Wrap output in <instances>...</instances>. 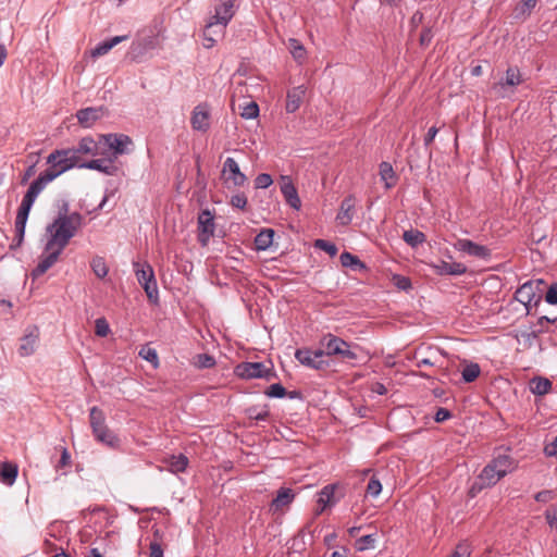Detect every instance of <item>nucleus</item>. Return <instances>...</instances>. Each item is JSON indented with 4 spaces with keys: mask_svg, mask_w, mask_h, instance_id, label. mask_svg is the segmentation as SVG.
<instances>
[{
    "mask_svg": "<svg viewBox=\"0 0 557 557\" xmlns=\"http://www.w3.org/2000/svg\"><path fill=\"white\" fill-rule=\"evenodd\" d=\"M83 220V215L75 211L71 216L61 215L46 226L47 242L38 264L32 271L34 280L44 275L57 263L70 240L82 227Z\"/></svg>",
    "mask_w": 557,
    "mask_h": 557,
    "instance_id": "1",
    "label": "nucleus"
},
{
    "mask_svg": "<svg viewBox=\"0 0 557 557\" xmlns=\"http://www.w3.org/2000/svg\"><path fill=\"white\" fill-rule=\"evenodd\" d=\"M47 164L49 165L39 176L32 182V184L39 190H44L46 186L66 171L77 166V158L74 152L65 149H55L47 157Z\"/></svg>",
    "mask_w": 557,
    "mask_h": 557,
    "instance_id": "2",
    "label": "nucleus"
},
{
    "mask_svg": "<svg viewBox=\"0 0 557 557\" xmlns=\"http://www.w3.org/2000/svg\"><path fill=\"white\" fill-rule=\"evenodd\" d=\"M89 423L95 440L109 448L119 449L121 447V438L108 428L106 424V416L103 411L94 406L89 410Z\"/></svg>",
    "mask_w": 557,
    "mask_h": 557,
    "instance_id": "3",
    "label": "nucleus"
},
{
    "mask_svg": "<svg viewBox=\"0 0 557 557\" xmlns=\"http://www.w3.org/2000/svg\"><path fill=\"white\" fill-rule=\"evenodd\" d=\"M133 269L137 281L143 286L149 301L154 305L158 304L159 290L152 267L147 261H134Z\"/></svg>",
    "mask_w": 557,
    "mask_h": 557,
    "instance_id": "4",
    "label": "nucleus"
},
{
    "mask_svg": "<svg viewBox=\"0 0 557 557\" xmlns=\"http://www.w3.org/2000/svg\"><path fill=\"white\" fill-rule=\"evenodd\" d=\"M295 358L300 364L319 371L326 370L331 366L322 349L299 348L295 351Z\"/></svg>",
    "mask_w": 557,
    "mask_h": 557,
    "instance_id": "5",
    "label": "nucleus"
},
{
    "mask_svg": "<svg viewBox=\"0 0 557 557\" xmlns=\"http://www.w3.org/2000/svg\"><path fill=\"white\" fill-rule=\"evenodd\" d=\"M235 374L245 380L265 379L269 381L274 376L272 369L263 362H240L235 367Z\"/></svg>",
    "mask_w": 557,
    "mask_h": 557,
    "instance_id": "6",
    "label": "nucleus"
},
{
    "mask_svg": "<svg viewBox=\"0 0 557 557\" xmlns=\"http://www.w3.org/2000/svg\"><path fill=\"white\" fill-rule=\"evenodd\" d=\"M523 83L522 74L518 66H508L505 76L495 84L494 88L502 98L508 97L515 92L517 86Z\"/></svg>",
    "mask_w": 557,
    "mask_h": 557,
    "instance_id": "7",
    "label": "nucleus"
},
{
    "mask_svg": "<svg viewBox=\"0 0 557 557\" xmlns=\"http://www.w3.org/2000/svg\"><path fill=\"white\" fill-rule=\"evenodd\" d=\"M99 143L106 145L111 151H113L114 158L128 154L131 152L128 147L133 145L129 136L116 133L100 135Z\"/></svg>",
    "mask_w": 557,
    "mask_h": 557,
    "instance_id": "8",
    "label": "nucleus"
},
{
    "mask_svg": "<svg viewBox=\"0 0 557 557\" xmlns=\"http://www.w3.org/2000/svg\"><path fill=\"white\" fill-rule=\"evenodd\" d=\"M234 1L235 0H216V4L214 8V15L210 18L208 23L213 25H220V33H223V29L233 18L234 11Z\"/></svg>",
    "mask_w": 557,
    "mask_h": 557,
    "instance_id": "9",
    "label": "nucleus"
},
{
    "mask_svg": "<svg viewBox=\"0 0 557 557\" xmlns=\"http://www.w3.org/2000/svg\"><path fill=\"white\" fill-rule=\"evenodd\" d=\"M40 193H41V190L36 188L33 184L29 185L26 194L24 195V197L22 199V203L17 210L16 218H15V226L26 227V223H27L32 207L35 203V201Z\"/></svg>",
    "mask_w": 557,
    "mask_h": 557,
    "instance_id": "10",
    "label": "nucleus"
},
{
    "mask_svg": "<svg viewBox=\"0 0 557 557\" xmlns=\"http://www.w3.org/2000/svg\"><path fill=\"white\" fill-rule=\"evenodd\" d=\"M455 248L458 251L467 253L471 257L487 260L491 258V249L484 245L476 244L467 238H460L456 242Z\"/></svg>",
    "mask_w": 557,
    "mask_h": 557,
    "instance_id": "11",
    "label": "nucleus"
},
{
    "mask_svg": "<svg viewBox=\"0 0 557 557\" xmlns=\"http://www.w3.org/2000/svg\"><path fill=\"white\" fill-rule=\"evenodd\" d=\"M39 339V329L36 325H29L25 334L20 338L18 355L21 357L32 356Z\"/></svg>",
    "mask_w": 557,
    "mask_h": 557,
    "instance_id": "12",
    "label": "nucleus"
},
{
    "mask_svg": "<svg viewBox=\"0 0 557 557\" xmlns=\"http://www.w3.org/2000/svg\"><path fill=\"white\" fill-rule=\"evenodd\" d=\"M222 174L226 182H232L235 187H242L247 182V176L240 171L234 158H226L223 163Z\"/></svg>",
    "mask_w": 557,
    "mask_h": 557,
    "instance_id": "13",
    "label": "nucleus"
},
{
    "mask_svg": "<svg viewBox=\"0 0 557 557\" xmlns=\"http://www.w3.org/2000/svg\"><path fill=\"white\" fill-rule=\"evenodd\" d=\"M499 472L488 462L478 475L476 481L473 483L471 491H482L486 487H492L496 485L498 481H500Z\"/></svg>",
    "mask_w": 557,
    "mask_h": 557,
    "instance_id": "14",
    "label": "nucleus"
},
{
    "mask_svg": "<svg viewBox=\"0 0 557 557\" xmlns=\"http://www.w3.org/2000/svg\"><path fill=\"white\" fill-rule=\"evenodd\" d=\"M541 295L534 289V282L528 281L523 283L516 292V299L524 305L527 312L530 313L531 304L536 306L541 300Z\"/></svg>",
    "mask_w": 557,
    "mask_h": 557,
    "instance_id": "15",
    "label": "nucleus"
},
{
    "mask_svg": "<svg viewBox=\"0 0 557 557\" xmlns=\"http://www.w3.org/2000/svg\"><path fill=\"white\" fill-rule=\"evenodd\" d=\"M280 187L286 203L293 209L299 210L301 207V200L292 178L287 175H282Z\"/></svg>",
    "mask_w": 557,
    "mask_h": 557,
    "instance_id": "16",
    "label": "nucleus"
},
{
    "mask_svg": "<svg viewBox=\"0 0 557 557\" xmlns=\"http://www.w3.org/2000/svg\"><path fill=\"white\" fill-rule=\"evenodd\" d=\"M190 124L195 131L199 132H207L210 128V112L206 103H200L194 108Z\"/></svg>",
    "mask_w": 557,
    "mask_h": 557,
    "instance_id": "17",
    "label": "nucleus"
},
{
    "mask_svg": "<svg viewBox=\"0 0 557 557\" xmlns=\"http://www.w3.org/2000/svg\"><path fill=\"white\" fill-rule=\"evenodd\" d=\"M78 168L79 169L95 170V171L101 172V173H103L106 175H109V176H115V175L124 174V172L122 171L121 166H119V165H116L114 163L107 162L103 159H92L90 161L81 163L78 165Z\"/></svg>",
    "mask_w": 557,
    "mask_h": 557,
    "instance_id": "18",
    "label": "nucleus"
},
{
    "mask_svg": "<svg viewBox=\"0 0 557 557\" xmlns=\"http://www.w3.org/2000/svg\"><path fill=\"white\" fill-rule=\"evenodd\" d=\"M490 462L499 472L502 479L512 472L518 466L517 460L507 451L497 453Z\"/></svg>",
    "mask_w": 557,
    "mask_h": 557,
    "instance_id": "19",
    "label": "nucleus"
},
{
    "mask_svg": "<svg viewBox=\"0 0 557 557\" xmlns=\"http://www.w3.org/2000/svg\"><path fill=\"white\" fill-rule=\"evenodd\" d=\"M296 494L290 487H280L276 492V496L272 499L269 510L272 513L282 511L285 507H288L295 499Z\"/></svg>",
    "mask_w": 557,
    "mask_h": 557,
    "instance_id": "20",
    "label": "nucleus"
},
{
    "mask_svg": "<svg viewBox=\"0 0 557 557\" xmlns=\"http://www.w3.org/2000/svg\"><path fill=\"white\" fill-rule=\"evenodd\" d=\"M199 242L206 245L214 232L213 215L209 210L202 211L198 216Z\"/></svg>",
    "mask_w": 557,
    "mask_h": 557,
    "instance_id": "21",
    "label": "nucleus"
},
{
    "mask_svg": "<svg viewBox=\"0 0 557 557\" xmlns=\"http://www.w3.org/2000/svg\"><path fill=\"white\" fill-rule=\"evenodd\" d=\"M104 111L103 107H88L78 110L76 117L83 127H91L96 121L103 116Z\"/></svg>",
    "mask_w": 557,
    "mask_h": 557,
    "instance_id": "22",
    "label": "nucleus"
},
{
    "mask_svg": "<svg viewBox=\"0 0 557 557\" xmlns=\"http://www.w3.org/2000/svg\"><path fill=\"white\" fill-rule=\"evenodd\" d=\"M306 91L305 85L293 87L287 91L285 109L288 113H294L300 108Z\"/></svg>",
    "mask_w": 557,
    "mask_h": 557,
    "instance_id": "23",
    "label": "nucleus"
},
{
    "mask_svg": "<svg viewBox=\"0 0 557 557\" xmlns=\"http://www.w3.org/2000/svg\"><path fill=\"white\" fill-rule=\"evenodd\" d=\"M345 343L346 341L331 333L325 334L320 341L325 357L337 356Z\"/></svg>",
    "mask_w": 557,
    "mask_h": 557,
    "instance_id": "24",
    "label": "nucleus"
},
{
    "mask_svg": "<svg viewBox=\"0 0 557 557\" xmlns=\"http://www.w3.org/2000/svg\"><path fill=\"white\" fill-rule=\"evenodd\" d=\"M354 209L355 198L352 196H347L344 198L341 203L339 211L336 215L337 222L343 226L350 224L354 219Z\"/></svg>",
    "mask_w": 557,
    "mask_h": 557,
    "instance_id": "25",
    "label": "nucleus"
},
{
    "mask_svg": "<svg viewBox=\"0 0 557 557\" xmlns=\"http://www.w3.org/2000/svg\"><path fill=\"white\" fill-rule=\"evenodd\" d=\"M69 150H72L74 152V157L79 159V154H91L97 156L98 152V145L95 141V139L90 136L83 137L77 146L73 148H69Z\"/></svg>",
    "mask_w": 557,
    "mask_h": 557,
    "instance_id": "26",
    "label": "nucleus"
},
{
    "mask_svg": "<svg viewBox=\"0 0 557 557\" xmlns=\"http://www.w3.org/2000/svg\"><path fill=\"white\" fill-rule=\"evenodd\" d=\"M434 269L438 275H462L467 272V267L461 262H447L440 261L434 265Z\"/></svg>",
    "mask_w": 557,
    "mask_h": 557,
    "instance_id": "27",
    "label": "nucleus"
},
{
    "mask_svg": "<svg viewBox=\"0 0 557 557\" xmlns=\"http://www.w3.org/2000/svg\"><path fill=\"white\" fill-rule=\"evenodd\" d=\"M128 38L127 35L122 36H115L110 39L103 40L99 42L92 50H91V57L98 58L101 55L107 54L113 47L116 45L125 41Z\"/></svg>",
    "mask_w": 557,
    "mask_h": 557,
    "instance_id": "28",
    "label": "nucleus"
},
{
    "mask_svg": "<svg viewBox=\"0 0 557 557\" xmlns=\"http://www.w3.org/2000/svg\"><path fill=\"white\" fill-rule=\"evenodd\" d=\"M17 473L18 468L15 463L5 461L0 465V481L3 484L8 486L13 485L16 480Z\"/></svg>",
    "mask_w": 557,
    "mask_h": 557,
    "instance_id": "29",
    "label": "nucleus"
},
{
    "mask_svg": "<svg viewBox=\"0 0 557 557\" xmlns=\"http://www.w3.org/2000/svg\"><path fill=\"white\" fill-rule=\"evenodd\" d=\"M168 470L172 473L185 472L188 467L189 460L184 454L172 455L165 460Z\"/></svg>",
    "mask_w": 557,
    "mask_h": 557,
    "instance_id": "30",
    "label": "nucleus"
},
{
    "mask_svg": "<svg viewBox=\"0 0 557 557\" xmlns=\"http://www.w3.org/2000/svg\"><path fill=\"white\" fill-rule=\"evenodd\" d=\"M335 485L329 484L325 485L321 492L320 497L318 499V504L320 509L317 511V515H320L326 507L333 506L335 504L334 498Z\"/></svg>",
    "mask_w": 557,
    "mask_h": 557,
    "instance_id": "31",
    "label": "nucleus"
},
{
    "mask_svg": "<svg viewBox=\"0 0 557 557\" xmlns=\"http://www.w3.org/2000/svg\"><path fill=\"white\" fill-rule=\"evenodd\" d=\"M380 177L384 182L385 188L389 189L396 184V174L389 162L383 161L379 165Z\"/></svg>",
    "mask_w": 557,
    "mask_h": 557,
    "instance_id": "32",
    "label": "nucleus"
},
{
    "mask_svg": "<svg viewBox=\"0 0 557 557\" xmlns=\"http://www.w3.org/2000/svg\"><path fill=\"white\" fill-rule=\"evenodd\" d=\"M530 389L534 395H546L552 389V382L546 377H534L530 381Z\"/></svg>",
    "mask_w": 557,
    "mask_h": 557,
    "instance_id": "33",
    "label": "nucleus"
},
{
    "mask_svg": "<svg viewBox=\"0 0 557 557\" xmlns=\"http://www.w3.org/2000/svg\"><path fill=\"white\" fill-rule=\"evenodd\" d=\"M403 239L411 248H417L426 240V237L423 232L410 228L404 232Z\"/></svg>",
    "mask_w": 557,
    "mask_h": 557,
    "instance_id": "34",
    "label": "nucleus"
},
{
    "mask_svg": "<svg viewBox=\"0 0 557 557\" xmlns=\"http://www.w3.org/2000/svg\"><path fill=\"white\" fill-rule=\"evenodd\" d=\"M274 231L263 228L255 238L257 250H267L273 243Z\"/></svg>",
    "mask_w": 557,
    "mask_h": 557,
    "instance_id": "35",
    "label": "nucleus"
},
{
    "mask_svg": "<svg viewBox=\"0 0 557 557\" xmlns=\"http://www.w3.org/2000/svg\"><path fill=\"white\" fill-rule=\"evenodd\" d=\"M341 263L344 268H350L354 270H364L366 264L355 255L344 251L339 257Z\"/></svg>",
    "mask_w": 557,
    "mask_h": 557,
    "instance_id": "36",
    "label": "nucleus"
},
{
    "mask_svg": "<svg viewBox=\"0 0 557 557\" xmlns=\"http://www.w3.org/2000/svg\"><path fill=\"white\" fill-rule=\"evenodd\" d=\"M356 348H358V345L350 344V343L346 342L344 344V347L342 348V352H338L336 357H338V359L342 362H347V363L354 364V362L358 358V355L356 352Z\"/></svg>",
    "mask_w": 557,
    "mask_h": 557,
    "instance_id": "37",
    "label": "nucleus"
},
{
    "mask_svg": "<svg viewBox=\"0 0 557 557\" xmlns=\"http://www.w3.org/2000/svg\"><path fill=\"white\" fill-rule=\"evenodd\" d=\"M288 49L295 61H297L298 63L304 62V60L306 59L307 51L304 45L298 39L289 38Z\"/></svg>",
    "mask_w": 557,
    "mask_h": 557,
    "instance_id": "38",
    "label": "nucleus"
},
{
    "mask_svg": "<svg viewBox=\"0 0 557 557\" xmlns=\"http://www.w3.org/2000/svg\"><path fill=\"white\" fill-rule=\"evenodd\" d=\"M90 267L97 277L103 278L108 275L109 268L102 257L97 256L92 258Z\"/></svg>",
    "mask_w": 557,
    "mask_h": 557,
    "instance_id": "39",
    "label": "nucleus"
},
{
    "mask_svg": "<svg viewBox=\"0 0 557 557\" xmlns=\"http://www.w3.org/2000/svg\"><path fill=\"white\" fill-rule=\"evenodd\" d=\"M481 373V369L478 363L470 362L461 371L462 380L466 383H471L478 379Z\"/></svg>",
    "mask_w": 557,
    "mask_h": 557,
    "instance_id": "40",
    "label": "nucleus"
},
{
    "mask_svg": "<svg viewBox=\"0 0 557 557\" xmlns=\"http://www.w3.org/2000/svg\"><path fill=\"white\" fill-rule=\"evenodd\" d=\"M548 332L547 329H539L534 323H532L529 327V331L522 332V337L525 343L531 346L535 341H537L539 335Z\"/></svg>",
    "mask_w": 557,
    "mask_h": 557,
    "instance_id": "41",
    "label": "nucleus"
},
{
    "mask_svg": "<svg viewBox=\"0 0 557 557\" xmlns=\"http://www.w3.org/2000/svg\"><path fill=\"white\" fill-rule=\"evenodd\" d=\"M248 417L257 421H267L270 416V411L267 406L259 409L258 407H250L247 410Z\"/></svg>",
    "mask_w": 557,
    "mask_h": 557,
    "instance_id": "42",
    "label": "nucleus"
},
{
    "mask_svg": "<svg viewBox=\"0 0 557 557\" xmlns=\"http://www.w3.org/2000/svg\"><path fill=\"white\" fill-rule=\"evenodd\" d=\"M264 394L270 398H283L287 392L281 383H274L265 389Z\"/></svg>",
    "mask_w": 557,
    "mask_h": 557,
    "instance_id": "43",
    "label": "nucleus"
},
{
    "mask_svg": "<svg viewBox=\"0 0 557 557\" xmlns=\"http://www.w3.org/2000/svg\"><path fill=\"white\" fill-rule=\"evenodd\" d=\"M259 115V107L255 101H251L243 107L240 116L246 120L256 119Z\"/></svg>",
    "mask_w": 557,
    "mask_h": 557,
    "instance_id": "44",
    "label": "nucleus"
},
{
    "mask_svg": "<svg viewBox=\"0 0 557 557\" xmlns=\"http://www.w3.org/2000/svg\"><path fill=\"white\" fill-rule=\"evenodd\" d=\"M110 325L106 318L101 317L95 321V333L99 337H106L110 333Z\"/></svg>",
    "mask_w": 557,
    "mask_h": 557,
    "instance_id": "45",
    "label": "nucleus"
},
{
    "mask_svg": "<svg viewBox=\"0 0 557 557\" xmlns=\"http://www.w3.org/2000/svg\"><path fill=\"white\" fill-rule=\"evenodd\" d=\"M314 247L318 249H321L329 253L331 257H335L337 255V247L335 244L324 240V239H317L314 242Z\"/></svg>",
    "mask_w": 557,
    "mask_h": 557,
    "instance_id": "46",
    "label": "nucleus"
},
{
    "mask_svg": "<svg viewBox=\"0 0 557 557\" xmlns=\"http://www.w3.org/2000/svg\"><path fill=\"white\" fill-rule=\"evenodd\" d=\"M382 492V484L379 479L372 476L367 485V496L377 497Z\"/></svg>",
    "mask_w": 557,
    "mask_h": 557,
    "instance_id": "47",
    "label": "nucleus"
},
{
    "mask_svg": "<svg viewBox=\"0 0 557 557\" xmlns=\"http://www.w3.org/2000/svg\"><path fill=\"white\" fill-rule=\"evenodd\" d=\"M375 534H367L357 540V549L366 550L369 548H373L375 544Z\"/></svg>",
    "mask_w": 557,
    "mask_h": 557,
    "instance_id": "48",
    "label": "nucleus"
},
{
    "mask_svg": "<svg viewBox=\"0 0 557 557\" xmlns=\"http://www.w3.org/2000/svg\"><path fill=\"white\" fill-rule=\"evenodd\" d=\"M196 364L200 369H210L215 366V359L213 356L208 354H199L197 355Z\"/></svg>",
    "mask_w": 557,
    "mask_h": 557,
    "instance_id": "49",
    "label": "nucleus"
},
{
    "mask_svg": "<svg viewBox=\"0 0 557 557\" xmlns=\"http://www.w3.org/2000/svg\"><path fill=\"white\" fill-rule=\"evenodd\" d=\"M471 555V545L463 541V542H460L455 550L447 557H470Z\"/></svg>",
    "mask_w": 557,
    "mask_h": 557,
    "instance_id": "50",
    "label": "nucleus"
},
{
    "mask_svg": "<svg viewBox=\"0 0 557 557\" xmlns=\"http://www.w3.org/2000/svg\"><path fill=\"white\" fill-rule=\"evenodd\" d=\"M273 183L272 176L268 173H261L255 178V187L257 189H265Z\"/></svg>",
    "mask_w": 557,
    "mask_h": 557,
    "instance_id": "51",
    "label": "nucleus"
},
{
    "mask_svg": "<svg viewBox=\"0 0 557 557\" xmlns=\"http://www.w3.org/2000/svg\"><path fill=\"white\" fill-rule=\"evenodd\" d=\"M393 281L398 289L409 290L412 287L411 281L407 276L397 274V275H394Z\"/></svg>",
    "mask_w": 557,
    "mask_h": 557,
    "instance_id": "52",
    "label": "nucleus"
},
{
    "mask_svg": "<svg viewBox=\"0 0 557 557\" xmlns=\"http://www.w3.org/2000/svg\"><path fill=\"white\" fill-rule=\"evenodd\" d=\"M433 36H434V34H433L432 27L425 26L420 34V38H419L420 46L428 47L431 44Z\"/></svg>",
    "mask_w": 557,
    "mask_h": 557,
    "instance_id": "53",
    "label": "nucleus"
},
{
    "mask_svg": "<svg viewBox=\"0 0 557 557\" xmlns=\"http://www.w3.org/2000/svg\"><path fill=\"white\" fill-rule=\"evenodd\" d=\"M215 26L216 25H213L211 23H208L206 25V28L203 30V40H205L203 41V47L206 49L212 48L215 45V42H216V40L213 38V36H209V32L211 30V28H214Z\"/></svg>",
    "mask_w": 557,
    "mask_h": 557,
    "instance_id": "54",
    "label": "nucleus"
},
{
    "mask_svg": "<svg viewBox=\"0 0 557 557\" xmlns=\"http://www.w3.org/2000/svg\"><path fill=\"white\" fill-rule=\"evenodd\" d=\"M231 205L234 208L244 210L246 208V206H247V197L243 193L233 195L232 198H231Z\"/></svg>",
    "mask_w": 557,
    "mask_h": 557,
    "instance_id": "55",
    "label": "nucleus"
},
{
    "mask_svg": "<svg viewBox=\"0 0 557 557\" xmlns=\"http://www.w3.org/2000/svg\"><path fill=\"white\" fill-rule=\"evenodd\" d=\"M545 300L549 305H557V283H553L545 295Z\"/></svg>",
    "mask_w": 557,
    "mask_h": 557,
    "instance_id": "56",
    "label": "nucleus"
},
{
    "mask_svg": "<svg viewBox=\"0 0 557 557\" xmlns=\"http://www.w3.org/2000/svg\"><path fill=\"white\" fill-rule=\"evenodd\" d=\"M424 15L420 11H416L409 22L410 33L414 32L419 25L423 22Z\"/></svg>",
    "mask_w": 557,
    "mask_h": 557,
    "instance_id": "57",
    "label": "nucleus"
},
{
    "mask_svg": "<svg viewBox=\"0 0 557 557\" xmlns=\"http://www.w3.org/2000/svg\"><path fill=\"white\" fill-rule=\"evenodd\" d=\"M139 356L149 362H158V354L152 348H143L139 351Z\"/></svg>",
    "mask_w": 557,
    "mask_h": 557,
    "instance_id": "58",
    "label": "nucleus"
},
{
    "mask_svg": "<svg viewBox=\"0 0 557 557\" xmlns=\"http://www.w3.org/2000/svg\"><path fill=\"white\" fill-rule=\"evenodd\" d=\"M450 418H451V412L448 409L443 408V407L437 408V410L434 414V420L437 423L444 422Z\"/></svg>",
    "mask_w": 557,
    "mask_h": 557,
    "instance_id": "59",
    "label": "nucleus"
},
{
    "mask_svg": "<svg viewBox=\"0 0 557 557\" xmlns=\"http://www.w3.org/2000/svg\"><path fill=\"white\" fill-rule=\"evenodd\" d=\"M70 463H71V454L69 453V450L65 447H63L62 451H61V457H60L58 463L55 465V468L60 469V468L69 466Z\"/></svg>",
    "mask_w": 557,
    "mask_h": 557,
    "instance_id": "60",
    "label": "nucleus"
},
{
    "mask_svg": "<svg viewBox=\"0 0 557 557\" xmlns=\"http://www.w3.org/2000/svg\"><path fill=\"white\" fill-rule=\"evenodd\" d=\"M557 322V319L556 318H549V317H546V315H542L537 319V321L534 323L539 329H547V325L550 324V323H556Z\"/></svg>",
    "mask_w": 557,
    "mask_h": 557,
    "instance_id": "61",
    "label": "nucleus"
},
{
    "mask_svg": "<svg viewBox=\"0 0 557 557\" xmlns=\"http://www.w3.org/2000/svg\"><path fill=\"white\" fill-rule=\"evenodd\" d=\"M149 548H150L149 557H163V548L160 543L151 542Z\"/></svg>",
    "mask_w": 557,
    "mask_h": 557,
    "instance_id": "62",
    "label": "nucleus"
},
{
    "mask_svg": "<svg viewBox=\"0 0 557 557\" xmlns=\"http://www.w3.org/2000/svg\"><path fill=\"white\" fill-rule=\"evenodd\" d=\"M438 133V128L436 126H432L429 128L428 133L425 134L423 138L424 146L428 147L431 145V143L434 140Z\"/></svg>",
    "mask_w": 557,
    "mask_h": 557,
    "instance_id": "63",
    "label": "nucleus"
},
{
    "mask_svg": "<svg viewBox=\"0 0 557 557\" xmlns=\"http://www.w3.org/2000/svg\"><path fill=\"white\" fill-rule=\"evenodd\" d=\"M544 453L546 456L557 457V436L555 437L553 443H550L544 448Z\"/></svg>",
    "mask_w": 557,
    "mask_h": 557,
    "instance_id": "64",
    "label": "nucleus"
}]
</instances>
